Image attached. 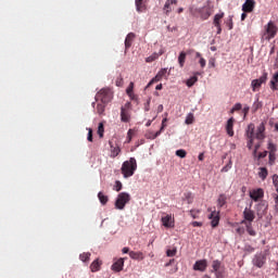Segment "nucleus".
<instances>
[{"instance_id":"423d86ee","label":"nucleus","mask_w":278,"mask_h":278,"mask_svg":"<svg viewBox=\"0 0 278 278\" xmlns=\"http://www.w3.org/2000/svg\"><path fill=\"white\" fill-rule=\"evenodd\" d=\"M161 223L166 229L175 228V217H173V215L170 214L163 213L161 217Z\"/></svg>"},{"instance_id":"7c9ffc66","label":"nucleus","mask_w":278,"mask_h":278,"mask_svg":"<svg viewBox=\"0 0 278 278\" xmlns=\"http://www.w3.org/2000/svg\"><path fill=\"white\" fill-rule=\"evenodd\" d=\"M91 255L92 254L90 252H84L79 255V260H80V262L88 263V262H90Z\"/></svg>"},{"instance_id":"680f3d73","label":"nucleus","mask_w":278,"mask_h":278,"mask_svg":"<svg viewBox=\"0 0 278 278\" xmlns=\"http://www.w3.org/2000/svg\"><path fill=\"white\" fill-rule=\"evenodd\" d=\"M236 232L239 233V236H242V233H244V228L239 227L236 229Z\"/></svg>"},{"instance_id":"1a4fd4ad","label":"nucleus","mask_w":278,"mask_h":278,"mask_svg":"<svg viewBox=\"0 0 278 278\" xmlns=\"http://www.w3.org/2000/svg\"><path fill=\"white\" fill-rule=\"evenodd\" d=\"M121 121L122 123H129L131 121V115L129 114V103L121 108Z\"/></svg>"},{"instance_id":"72a5a7b5","label":"nucleus","mask_w":278,"mask_h":278,"mask_svg":"<svg viewBox=\"0 0 278 278\" xmlns=\"http://www.w3.org/2000/svg\"><path fill=\"white\" fill-rule=\"evenodd\" d=\"M105 103L101 102V103H98L97 105V113L100 115V116H103V114H105Z\"/></svg>"},{"instance_id":"9b49d317","label":"nucleus","mask_w":278,"mask_h":278,"mask_svg":"<svg viewBox=\"0 0 278 278\" xmlns=\"http://www.w3.org/2000/svg\"><path fill=\"white\" fill-rule=\"evenodd\" d=\"M208 218L211 220L212 227H216L218 225V223H220V212L216 211V210L211 211Z\"/></svg>"},{"instance_id":"0e129e2a","label":"nucleus","mask_w":278,"mask_h":278,"mask_svg":"<svg viewBox=\"0 0 278 278\" xmlns=\"http://www.w3.org/2000/svg\"><path fill=\"white\" fill-rule=\"evenodd\" d=\"M172 264H175V258L169 260V262L165 264V267L168 268Z\"/></svg>"},{"instance_id":"37998d69","label":"nucleus","mask_w":278,"mask_h":278,"mask_svg":"<svg viewBox=\"0 0 278 278\" xmlns=\"http://www.w3.org/2000/svg\"><path fill=\"white\" fill-rule=\"evenodd\" d=\"M226 25L228 29H233V15H229L228 20L226 21Z\"/></svg>"},{"instance_id":"ea45409f","label":"nucleus","mask_w":278,"mask_h":278,"mask_svg":"<svg viewBox=\"0 0 278 278\" xmlns=\"http://www.w3.org/2000/svg\"><path fill=\"white\" fill-rule=\"evenodd\" d=\"M185 123L186 125H192V123H194V114L189 113L186 117Z\"/></svg>"},{"instance_id":"393cba45","label":"nucleus","mask_w":278,"mask_h":278,"mask_svg":"<svg viewBox=\"0 0 278 278\" xmlns=\"http://www.w3.org/2000/svg\"><path fill=\"white\" fill-rule=\"evenodd\" d=\"M129 257L131 260H140V261H142V260H144V253L130 251L129 252Z\"/></svg>"},{"instance_id":"c03bdc74","label":"nucleus","mask_w":278,"mask_h":278,"mask_svg":"<svg viewBox=\"0 0 278 278\" xmlns=\"http://www.w3.org/2000/svg\"><path fill=\"white\" fill-rule=\"evenodd\" d=\"M166 255H167V257H175V255H177V248L167 250Z\"/></svg>"},{"instance_id":"a211bd4d","label":"nucleus","mask_w":278,"mask_h":278,"mask_svg":"<svg viewBox=\"0 0 278 278\" xmlns=\"http://www.w3.org/2000/svg\"><path fill=\"white\" fill-rule=\"evenodd\" d=\"M233 123H236V119L230 117L226 124V131L230 138H233Z\"/></svg>"},{"instance_id":"ddd939ff","label":"nucleus","mask_w":278,"mask_h":278,"mask_svg":"<svg viewBox=\"0 0 278 278\" xmlns=\"http://www.w3.org/2000/svg\"><path fill=\"white\" fill-rule=\"evenodd\" d=\"M266 83V76H261L258 79H254L251 83V87L253 92H257L260 88H262V84Z\"/></svg>"},{"instance_id":"4d7b16f0","label":"nucleus","mask_w":278,"mask_h":278,"mask_svg":"<svg viewBox=\"0 0 278 278\" xmlns=\"http://www.w3.org/2000/svg\"><path fill=\"white\" fill-rule=\"evenodd\" d=\"M132 136H134V130L129 129L127 132L128 142H131Z\"/></svg>"},{"instance_id":"c756f323","label":"nucleus","mask_w":278,"mask_h":278,"mask_svg":"<svg viewBox=\"0 0 278 278\" xmlns=\"http://www.w3.org/2000/svg\"><path fill=\"white\" fill-rule=\"evenodd\" d=\"M270 88L271 90H278V73L274 75V77L270 80Z\"/></svg>"},{"instance_id":"9d476101","label":"nucleus","mask_w":278,"mask_h":278,"mask_svg":"<svg viewBox=\"0 0 278 278\" xmlns=\"http://www.w3.org/2000/svg\"><path fill=\"white\" fill-rule=\"evenodd\" d=\"M250 199H252V201H261V199H264V189L258 188V189H253L250 191Z\"/></svg>"},{"instance_id":"a878e982","label":"nucleus","mask_w":278,"mask_h":278,"mask_svg":"<svg viewBox=\"0 0 278 278\" xmlns=\"http://www.w3.org/2000/svg\"><path fill=\"white\" fill-rule=\"evenodd\" d=\"M173 4H177V0H167L165 2V5H164L165 14H167V15L170 14V12L173 10V9H170V5H173Z\"/></svg>"},{"instance_id":"bb28decb","label":"nucleus","mask_w":278,"mask_h":278,"mask_svg":"<svg viewBox=\"0 0 278 278\" xmlns=\"http://www.w3.org/2000/svg\"><path fill=\"white\" fill-rule=\"evenodd\" d=\"M258 170L260 179H262V181H265L266 177H268V169L266 167H260Z\"/></svg>"},{"instance_id":"f03ea898","label":"nucleus","mask_w":278,"mask_h":278,"mask_svg":"<svg viewBox=\"0 0 278 278\" xmlns=\"http://www.w3.org/2000/svg\"><path fill=\"white\" fill-rule=\"evenodd\" d=\"M138 169V163L135 157H130L128 161H125L122 165V175H124L125 179L129 177H134V173Z\"/></svg>"},{"instance_id":"7ed1b4c3","label":"nucleus","mask_w":278,"mask_h":278,"mask_svg":"<svg viewBox=\"0 0 278 278\" xmlns=\"http://www.w3.org/2000/svg\"><path fill=\"white\" fill-rule=\"evenodd\" d=\"M112 99H114V92L108 87L100 89L96 94V101H100L104 105H108Z\"/></svg>"},{"instance_id":"f704fd0d","label":"nucleus","mask_w":278,"mask_h":278,"mask_svg":"<svg viewBox=\"0 0 278 278\" xmlns=\"http://www.w3.org/2000/svg\"><path fill=\"white\" fill-rule=\"evenodd\" d=\"M167 122H168V118H166V117L163 118L161 129L155 132L153 138H157V136H160L164 131V129H166Z\"/></svg>"},{"instance_id":"5701e85b","label":"nucleus","mask_w":278,"mask_h":278,"mask_svg":"<svg viewBox=\"0 0 278 278\" xmlns=\"http://www.w3.org/2000/svg\"><path fill=\"white\" fill-rule=\"evenodd\" d=\"M223 18H225L224 12L215 14L214 20H213L214 27H219L220 21H223Z\"/></svg>"},{"instance_id":"e433bc0d","label":"nucleus","mask_w":278,"mask_h":278,"mask_svg":"<svg viewBox=\"0 0 278 278\" xmlns=\"http://www.w3.org/2000/svg\"><path fill=\"white\" fill-rule=\"evenodd\" d=\"M198 81H199V78L197 76H192L186 81V84L188 88H192V86H194Z\"/></svg>"},{"instance_id":"cd10ccee","label":"nucleus","mask_w":278,"mask_h":278,"mask_svg":"<svg viewBox=\"0 0 278 278\" xmlns=\"http://www.w3.org/2000/svg\"><path fill=\"white\" fill-rule=\"evenodd\" d=\"M227 204V195L225 194H219L218 199H217V207H223Z\"/></svg>"},{"instance_id":"8fccbe9b","label":"nucleus","mask_w":278,"mask_h":278,"mask_svg":"<svg viewBox=\"0 0 278 278\" xmlns=\"http://www.w3.org/2000/svg\"><path fill=\"white\" fill-rule=\"evenodd\" d=\"M176 155L178 156V157H186V155H188V152H186V150H184V149H180V150H177L176 151Z\"/></svg>"},{"instance_id":"e2e57ef3","label":"nucleus","mask_w":278,"mask_h":278,"mask_svg":"<svg viewBox=\"0 0 278 278\" xmlns=\"http://www.w3.org/2000/svg\"><path fill=\"white\" fill-rule=\"evenodd\" d=\"M198 160H199L200 162H203V160H205V154H204L203 152L200 153L199 156H198Z\"/></svg>"},{"instance_id":"39448f33","label":"nucleus","mask_w":278,"mask_h":278,"mask_svg":"<svg viewBox=\"0 0 278 278\" xmlns=\"http://www.w3.org/2000/svg\"><path fill=\"white\" fill-rule=\"evenodd\" d=\"M275 36H277V26L275 23L269 22L267 26H265V34L263 38H265V40H271Z\"/></svg>"},{"instance_id":"09e8293b","label":"nucleus","mask_w":278,"mask_h":278,"mask_svg":"<svg viewBox=\"0 0 278 278\" xmlns=\"http://www.w3.org/2000/svg\"><path fill=\"white\" fill-rule=\"evenodd\" d=\"M199 214H201V210H191L190 211L191 218H199Z\"/></svg>"},{"instance_id":"3c124183","label":"nucleus","mask_w":278,"mask_h":278,"mask_svg":"<svg viewBox=\"0 0 278 278\" xmlns=\"http://www.w3.org/2000/svg\"><path fill=\"white\" fill-rule=\"evenodd\" d=\"M247 231L249 236H256V232L255 230H253V227L251 226V224H247Z\"/></svg>"},{"instance_id":"f257e3e1","label":"nucleus","mask_w":278,"mask_h":278,"mask_svg":"<svg viewBox=\"0 0 278 278\" xmlns=\"http://www.w3.org/2000/svg\"><path fill=\"white\" fill-rule=\"evenodd\" d=\"M245 136L248 138L247 147L249 151L253 149V142L256 140H264L266 138V124L262 122L255 131V124L251 123L248 125V128L245 130Z\"/></svg>"},{"instance_id":"79ce46f5","label":"nucleus","mask_w":278,"mask_h":278,"mask_svg":"<svg viewBox=\"0 0 278 278\" xmlns=\"http://www.w3.org/2000/svg\"><path fill=\"white\" fill-rule=\"evenodd\" d=\"M231 166H233V163L229 160L228 164L222 168V173H229V170H231Z\"/></svg>"},{"instance_id":"4468645a","label":"nucleus","mask_w":278,"mask_h":278,"mask_svg":"<svg viewBox=\"0 0 278 278\" xmlns=\"http://www.w3.org/2000/svg\"><path fill=\"white\" fill-rule=\"evenodd\" d=\"M255 10V0H245L242 4V12L251 13Z\"/></svg>"},{"instance_id":"6e6d98bb","label":"nucleus","mask_w":278,"mask_h":278,"mask_svg":"<svg viewBox=\"0 0 278 278\" xmlns=\"http://www.w3.org/2000/svg\"><path fill=\"white\" fill-rule=\"evenodd\" d=\"M266 155H268V151L261 152L258 154V160H264V157H266Z\"/></svg>"},{"instance_id":"774afa93","label":"nucleus","mask_w":278,"mask_h":278,"mask_svg":"<svg viewBox=\"0 0 278 278\" xmlns=\"http://www.w3.org/2000/svg\"><path fill=\"white\" fill-rule=\"evenodd\" d=\"M245 18H247V12H243V13L241 14V21H245Z\"/></svg>"},{"instance_id":"13d9d810","label":"nucleus","mask_w":278,"mask_h":278,"mask_svg":"<svg viewBox=\"0 0 278 278\" xmlns=\"http://www.w3.org/2000/svg\"><path fill=\"white\" fill-rule=\"evenodd\" d=\"M191 225L192 227H203V223L201 222H192Z\"/></svg>"},{"instance_id":"412c9836","label":"nucleus","mask_w":278,"mask_h":278,"mask_svg":"<svg viewBox=\"0 0 278 278\" xmlns=\"http://www.w3.org/2000/svg\"><path fill=\"white\" fill-rule=\"evenodd\" d=\"M135 3L137 12H144L147 10V0H136Z\"/></svg>"},{"instance_id":"473e14b6","label":"nucleus","mask_w":278,"mask_h":278,"mask_svg":"<svg viewBox=\"0 0 278 278\" xmlns=\"http://www.w3.org/2000/svg\"><path fill=\"white\" fill-rule=\"evenodd\" d=\"M186 52H180L179 56H178V64L180 66V68H184V64H186Z\"/></svg>"},{"instance_id":"603ef678","label":"nucleus","mask_w":278,"mask_h":278,"mask_svg":"<svg viewBox=\"0 0 278 278\" xmlns=\"http://www.w3.org/2000/svg\"><path fill=\"white\" fill-rule=\"evenodd\" d=\"M87 140L88 142H92V128H88Z\"/></svg>"},{"instance_id":"f3484780","label":"nucleus","mask_w":278,"mask_h":278,"mask_svg":"<svg viewBox=\"0 0 278 278\" xmlns=\"http://www.w3.org/2000/svg\"><path fill=\"white\" fill-rule=\"evenodd\" d=\"M101 266H103V261L96 258L91 264H90V270L91 273H99L101 270Z\"/></svg>"},{"instance_id":"dca6fc26","label":"nucleus","mask_w":278,"mask_h":278,"mask_svg":"<svg viewBox=\"0 0 278 278\" xmlns=\"http://www.w3.org/2000/svg\"><path fill=\"white\" fill-rule=\"evenodd\" d=\"M206 268H207V261L205 260L197 261L193 265V270H200V273H204Z\"/></svg>"},{"instance_id":"58836bf2","label":"nucleus","mask_w":278,"mask_h":278,"mask_svg":"<svg viewBox=\"0 0 278 278\" xmlns=\"http://www.w3.org/2000/svg\"><path fill=\"white\" fill-rule=\"evenodd\" d=\"M103 134H105V127L103 126V123H100L98 126V136L99 138H103Z\"/></svg>"},{"instance_id":"69168bd1","label":"nucleus","mask_w":278,"mask_h":278,"mask_svg":"<svg viewBox=\"0 0 278 278\" xmlns=\"http://www.w3.org/2000/svg\"><path fill=\"white\" fill-rule=\"evenodd\" d=\"M162 112H164V105L160 104V105L157 106V114H160V113H162Z\"/></svg>"},{"instance_id":"c9c22d12","label":"nucleus","mask_w":278,"mask_h":278,"mask_svg":"<svg viewBox=\"0 0 278 278\" xmlns=\"http://www.w3.org/2000/svg\"><path fill=\"white\" fill-rule=\"evenodd\" d=\"M268 153H277V144L273 143L271 140L267 143Z\"/></svg>"},{"instance_id":"4be33fe9","label":"nucleus","mask_w":278,"mask_h":278,"mask_svg":"<svg viewBox=\"0 0 278 278\" xmlns=\"http://www.w3.org/2000/svg\"><path fill=\"white\" fill-rule=\"evenodd\" d=\"M166 73H168L167 68H162L156 76L154 77V79L152 81L149 83L148 86H151V84H153V81H160L162 79V77L166 76Z\"/></svg>"},{"instance_id":"de8ad7c7","label":"nucleus","mask_w":278,"mask_h":278,"mask_svg":"<svg viewBox=\"0 0 278 278\" xmlns=\"http://www.w3.org/2000/svg\"><path fill=\"white\" fill-rule=\"evenodd\" d=\"M276 160H277L276 153H269V161H268L269 166H273Z\"/></svg>"},{"instance_id":"2f4dec72","label":"nucleus","mask_w":278,"mask_h":278,"mask_svg":"<svg viewBox=\"0 0 278 278\" xmlns=\"http://www.w3.org/2000/svg\"><path fill=\"white\" fill-rule=\"evenodd\" d=\"M162 51H160V53H157V52H154L152 55H150V56H148L147 59H146V62H148L149 64L151 63V62H155V60H157V58H160V55H162Z\"/></svg>"},{"instance_id":"6ab92c4d","label":"nucleus","mask_w":278,"mask_h":278,"mask_svg":"<svg viewBox=\"0 0 278 278\" xmlns=\"http://www.w3.org/2000/svg\"><path fill=\"white\" fill-rule=\"evenodd\" d=\"M212 268L215 271L217 278L223 277V270H220V261H213Z\"/></svg>"},{"instance_id":"bf43d9fd","label":"nucleus","mask_w":278,"mask_h":278,"mask_svg":"<svg viewBox=\"0 0 278 278\" xmlns=\"http://www.w3.org/2000/svg\"><path fill=\"white\" fill-rule=\"evenodd\" d=\"M251 110V108L249 106H244L242 112H243V116L247 117V115L249 114V111Z\"/></svg>"},{"instance_id":"20e7f679","label":"nucleus","mask_w":278,"mask_h":278,"mask_svg":"<svg viewBox=\"0 0 278 278\" xmlns=\"http://www.w3.org/2000/svg\"><path fill=\"white\" fill-rule=\"evenodd\" d=\"M131 201V195L127 192H121L115 201L116 210H125V205Z\"/></svg>"},{"instance_id":"f8f14e48","label":"nucleus","mask_w":278,"mask_h":278,"mask_svg":"<svg viewBox=\"0 0 278 278\" xmlns=\"http://www.w3.org/2000/svg\"><path fill=\"white\" fill-rule=\"evenodd\" d=\"M268 204H266V202L258 203L256 207V215L258 216V218H264V216H266Z\"/></svg>"},{"instance_id":"5fc2aeb1","label":"nucleus","mask_w":278,"mask_h":278,"mask_svg":"<svg viewBox=\"0 0 278 278\" xmlns=\"http://www.w3.org/2000/svg\"><path fill=\"white\" fill-rule=\"evenodd\" d=\"M199 64H200L201 68H205V64H206L205 59L204 58H200Z\"/></svg>"},{"instance_id":"864d4df0","label":"nucleus","mask_w":278,"mask_h":278,"mask_svg":"<svg viewBox=\"0 0 278 278\" xmlns=\"http://www.w3.org/2000/svg\"><path fill=\"white\" fill-rule=\"evenodd\" d=\"M154 136H155V132L153 134V132L149 131L146 134V138H148V140H151V139L155 140Z\"/></svg>"},{"instance_id":"a18cd8bd","label":"nucleus","mask_w":278,"mask_h":278,"mask_svg":"<svg viewBox=\"0 0 278 278\" xmlns=\"http://www.w3.org/2000/svg\"><path fill=\"white\" fill-rule=\"evenodd\" d=\"M240 110H242V104L236 103L233 108L230 110V114H233V112H240Z\"/></svg>"},{"instance_id":"49530a36","label":"nucleus","mask_w":278,"mask_h":278,"mask_svg":"<svg viewBox=\"0 0 278 278\" xmlns=\"http://www.w3.org/2000/svg\"><path fill=\"white\" fill-rule=\"evenodd\" d=\"M114 190L116 192H121L123 190V182H121L119 180H116L115 186H114Z\"/></svg>"},{"instance_id":"6e6552de","label":"nucleus","mask_w":278,"mask_h":278,"mask_svg":"<svg viewBox=\"0 0 278 278\" xmlns=\"http://www.w3.org/2000/svg\"><path fill=\"white\" fill-rule=\"evenodd\" d=\"M243 218L244 220H242V225H247V222L249 224H252L253 220H255V212L249 207H245L243 211Z\"/></svg>"},{"instance_id":"2eb2a0df","label":"nucleus","mask_w":278,"mask_h":278,"mask_svg":"<svg viewBox=\"0 0 278 278\" xmlns=\"http://www.w3.org/2000/svg\"><path fill=\"white\" fill-rule=\"evenodd\" d=\"M124 266H125V258H118L117 261H115L113 263V265L111 266V269L114 273H121V270H123Z\"/></svg>"},{"instance_id":"b1692460","label":"nucleus","mask_w":278,"mask_h":278,"mask_svg":"<svg viewBox=\"0 0 278 278\" xmlns=\"http://www.w3.org/2000/svg\"><path fill=\"white\" fill-rule=\"evenodd\" d=\"M135 38H136V34H134V33H129L126 36V39H125V48L126 49H129L131 47V43L134 42Z\"/></svg>"},{"instance_id":"c85d7f7f","label":"nucleus","mask_w":278,"mask_h":278,"mask_svg":"<svg viewBox=\"0 0 278 278\" xmlns=\"http://www.w3.org/2000/svg\"><path fill=\"white\" fill-rule=\"evenodd\" d=\"M98 199L102 205H108V201H110V198L101 191L98 193Z\"/></svg>"},{"instance_id":"a19ab883","label":"nucleus","mask_w":278,"mask_h":278,"mask_svg":"<svg viewBox=\"0 0 278 278\" xmlns=\"http://www.w3.org/2000/svg\"><path fill=\"white\" fill-rule=\"evenodd\" d=\"M260 109H262V102H260V100H256L252 105V112L255 113Z\"/></svg>"},{"instance_id":"052dcab7","label":"nucleus","mask_w":278,"mask_h":278,"mask_svg":"<svg viewBox=\"0 0 278 278\" xmlns=\"http://www.w3.org/2000/svg\"><path fill=\"white\" fill-rule=\"evenodd\" d=\"M116 86L121 87L123 86V77H118L115 81Z\"/></svg>"},{"instance_id":"aec40b11","label":"nucleus","mask_w":278,"mask_h":278,"mask_svg":"<svg viewBox=\"0 0 278 278\" xmlns=\"http://www.w3.org/2000/svg\"><path fill=\"white\" fill-rule=\"evenodd\" d=\"M109 144L111 147V157H118V154L121 153V147L114 146L112 141H109Z\"/></svg>"},{"instance_id":"338daca9","label":"nucleus","mask_w":278,"mask_h":278,"mask_svg":"<svg viewBox=\"0 0 278 278\" xmlns=\"http://www.w3.org/2000/svg\"><path fill=\"white\" fill-rule=\"evenodd\" d=\"M122 252L124 253V254H126V253H131V251H129V248H123V250H122Z\"/></svg>"},{"instance_id":"0eeeda50","label":"nucleus","mask_w":278,"mask_h":278,"mask_svg":"<svg viewBox=\"0 0 278 278\" xmlns=\"http://www.w3.org/2000/svg\"><path fill=\"white\" fill-rule=\"evenodd\" d=\"M252 264L256 266V268H262L264 264H266V253H256L252 260Z\"/></svg>"},{"instance_id":"4c0bfd02","label":"nucleus","mask_w":278,"mask_h":278,"mask_svg":"<svg viewBox=\"0 0 278 278\" xmlns=\"http://www.w3.org/2000/svg\"><path fill=\"white\" fill-rule=\"evenodd\" d=\"M126 93L130 99H134V83H130L129 86L126 89Z\"/></svg>"}]
</instances>
